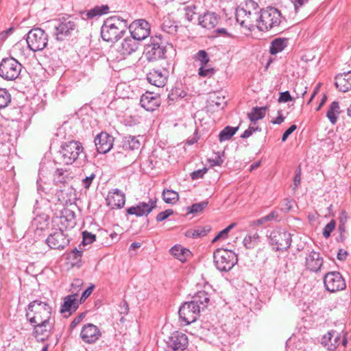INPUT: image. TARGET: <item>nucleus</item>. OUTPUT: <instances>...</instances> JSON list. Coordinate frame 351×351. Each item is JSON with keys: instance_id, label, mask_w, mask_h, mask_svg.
Wrapping results in <instances>:
<instances>
[{"instance_id": "2eb2a0df", "label": "nucleus", "mask_w": 351, "mask_h": 351, "mask_svg": "<svg viewBox=\"0 0 351 351\" xmlns=\"http://www.w3.org/2000/svg\"><path fill=\"white\" fill-rule=\"evenodd\" d=\"M187 346V336L182 332L176 331L169 337L165 351H183Z\"/></svg>"}, {"instance_id": "20e7f679", "label": "nucleus", "mask_w": 351, "mask_h": 351, "mask_svg": "<svg viewBox=\"0 0 351 351\" xmlns=\"http://www.w3.org/2000/svg\"><path fill=\"white\" fill-rule=\"evenodd\" d=\"M257 18L255 21L257 28L262 32L278 27L282 19L280 12L271 6L261 9Z\"/></svg>"}, {"instance_id": "f03ea898", "label": "nucleus", "mask_w": 351, "mask_h": 351, "mask_svg": "<svg viewBox=\"0 0 351 351\" xmlns=\"http://www.w3.org/2000/svg\"><path fill=\"white\" fill-rule=\"evenodd\" d=\"M128 28V21L119 16H113L106 19L101 28V35L106 42H116L120 39Z\"/></svg>"}, {"instance_id": "9d476101", "label": "nucleus", "mask_w": 351, "mask_h": 351, "mask_svg": "<svg viewBox=\"0 0 351 351\" xmlns=\"http://www.w3.org/2000/svg\"><path fill=\"white\" fill-rule=\"evenodd\" d=\"M269 243L276 251L287 250L291 244V234L284 230H274L269 236Z\"/></svg>"}, {"instance_id": "e2e57ef3", "label": "nucleus", "mask_w": 351, "mask_h": 351, "mask_svg": "<svg viewBox=\"0 0 351 351\" xmlns=\"http://www.w3.org/2000/svg\"><path fill=\"white\" fill-rule=\"evenodd\" d=\"M300 182H301V169H300V168H298L296 170L295 175L293 178V183L295 185L293 190H295L298 187V186L300 184Z\"/></svg>"}, {"instance_id": "603ef678", "label": "nucleus", "mask_w": 351, "mask_h": 351, "mask_svg": "<svg viewBox=\"0 0 351 351\" xmlns=\"http://www.w3.org/2000/svg\"><path fill=\"white\" fill-rule=\"evenodd\" d=\"M61 222L62 223V220L70 222V226H73L75 224V222L73 221L75 219V213L70 210H66L64 213V215L60 217Z\"/></svg>"}, {"instance_id": "ddd939ff", "label": "nucleus", "mask_w": 351, "mask_h": 351, "mask_svg": "<svg viewBox=\"0 0 351 351\" xmlns=\"http://www.w3.org/2000/svg\"><path fill=\"white\" fill-rule=\"evenodd\" d=\"M131 38L136 42L143 40L149 36L150 34V25L145 19H138L134 21L129 26Z\"/></svg>"}, {"instance_id": "13d9d810", "label": "nucleus", "mask_w": 351, "mask_h": 351, "mask_svg": "<svg viewBox=\"0 0 351 351\" xmlns=\"http://www.w3.org/2000/svg\"><path fill=\"white\" fill-rule=\"evenodd\" d=\"M293 100V97L291 96L289 91H285L280 93V96L278 99L279 103H286Z\"/></svg>"}, {"instance_id": "72a5a7b5", "label": "nucleus", "mask_w": 351, "mask_h": 351, "mask_svg": "<svg viewBox=\"0 0 351 351\" xmlns=\"http://www.w3.org/2000/svg\"><path fill=\"white\" fill-rule=\"evenodd\" d=\"M340 112L339 102L336 101H332L326 112V117L332 125H335L337 123Z\"/></svg>"}, {"instance_id": "69168bd1", "label": "nucleus", "mask_w": 351, "mask_h": 351, "mask_svg": "<svg viewBox=\"0 0 351 351\" xmlns=\"http://www.w3.org/2000/svg\"><path fill=\"white\" fill-rule=\"evenodd\" d=\"M259 130L258 127H249L241 135V137L242 138H247L250 137L255 131Z\"/></svg>"}, {"instance_id": "ea45409f", "label": "nucleus", "mask_w": 351, "mask_h": 351, "mask_svg": "<svg viewBox=\"0 0 351 351\" xmlns=\"http://www.w3.org/2000/svg\"><path fill=\"white\" fill-rule=\"evenodd\" d=\"M239 127H225L219 134V140L220 142L226 141L231 138V137L237 132Z\"/></svg>"}, {"instance_id": "a211bd4d", "label": "nucleus", "mask_w": 351, "mask_h": 351, "mask_svg": "<svg viewBox=\"0 0 351 351\" xmlns=\"http://www.w3.org/2000/svg\"><path fill=\"white\" fill-rule=\"evenodd\" d=\"M95 145L99 154H106L113 146L114 137L106 132H101L95 138Z\"/></svg>"}, {"instance_id": "3c124183", "label": "nucleus", "mask_w": 351, "mask_h": 351, "mask_svg": "<svg viewBox=\"0 0 351 351\" xmlns=\"http://www.w3.org/2000/svg\"><path fill=\"white\" fill-rule=\"evenodd\" d=\"M336 226L335 220L332 219L328 223L323 229L322 234L325 238H328L330 236L331 232L334 230Z\"/></svg>"}, {"instance_id": "e433bc0d", "label": "nucleus", "mask_w": 351, "mask_h": 351, "mask_svg": "<svg viewBox=\"0 0 351 351\" xmlns=\"http://www.w3.org/2000/svg\"><path fill=\"white\" fill-rule=\"evenodd\" d=\"M267 110V106L260 108L254 107L252 108V112L247 114V117L252 122L255 123L258 120L262 119L265 117Z\"/></svg>"}, {"instance_id": "49530a36", "label": "nucleus", "mask_w": 351, "mask_h": 351, "mask_svg": "<svg viewBox=\"0 0 351 351\" xmlns=\"http://www.w3.org/2000/svg\"><path fill=\"white\" fill-rule=\"evenodd\" d=\"M186 95V93L181 88H176L171 90L168 95V99L170 101H176L178 99L184 98Z\"/></svg>"}, {"instance_id": "79ce46f5", "label": "nucleus", "mask_w": 351, "mask_h": 351, "mask_svg": "<svg viewBox=\"0 0 351 351\" xmlns=\"http://www.w3.org/2000/svg\"><path fill=\"white\" fill-rule=\"evenodd\" d=\"M162 199L165 202L173 204L178 200L179 195L173 190L164 189L162 191Z\"/></svg>"}, {"instance_id": "473e14b6", "label": "nucleus", "mask_w": 351, "mask_h": 351, "mask_svg": "<svg viewBox=\"0 0 351 351\" xmlns=\"http://www.w3.org/2000/svg\"><path fill=\"white\" fill-rule=\"evenodd\" d=\"M287 46V39L284 38H277L273 40L269 47V52L272 55H276L281 52Z\"/></svg>"}, {"instance_id": "a19ab883", "label": "nucleus", "mask_w": 351, "mask_h": 351, "mask_svg": "<svg viewBox=\"0 0 351 351\" xmlns=\"http://www.w3.org/2000/svg\"><path fill=\"white\" fill-rule=\"evenodd\" d=\"M109 7L108 5H102L101 6H95L94 8L90 9L86 13L88 19H93L96 16H100L108 12Z\"/></svg>"}, {"instance_id": "c9c22d12", "label": "nucleus", "mask_w": 351, "mask_h": 351, "mask_svg": "<svg viewBox=\"0 0 351 351\" xmlns=\"http://www.w3.org/2000/svg\"><path fill=\"white\" fill-rule=\"evenodd\" d=\"M235 18L237 21L241 25V27H247L249 25H253V21L247 19L246 10L241 7H239L236 10Z\"/></svg>"}, {"instance_id": "bf43d9fd", "label": "nucleus", "mask_w": 351, "mask_h": 351, "mask_svg": "<svg viewBox=\"0 0 351 351\" xmlns=\"http://www.w3.org/2000/svg\"><path fill=\"white\" fill-rule=\"evenodd\" d=\"M207 171L206 168H203L202 169H198L191 173V177L192 180H197L202 178L204 173Z\"/></svg>"}, {"instance_id": "052dcab7", "label": "nucleus", "mask_w": 351, "mask_h": 351, "mask_svg": "<svg viewBox=\"0 0 351 351\" xmlns=\"http://www.w3.org/2000/svg\"><path fill=\"white\" fill-rule=\"evenodd\" d=\"M95 178V175L92 173L89 176H86L82 180V184L85 189H88L92 183V181Z\"/></svg>"}, {"instance_id": "4468645a", "label": "nucleus", "mask_w": 351, "mask_h": 351, "mask_svg": "<svg viewBox=\"0 0 351 351\" xmlns=\"http://www.w3.org/2000/svg\"><path fill=\"white\" fill-rule=\"evenodd\" d=\"M75 28V24L69 19L62 18L60 19L55 25V31L53 36L58 41H62L69 36Z\"/></svg>"}, {"instance_id": "393cba45", "label": "nucleus", "mask_w": 351, "mask_h": 351, "mask_svg": "<svg viewBox=\"0 0 351 351\" xmlns=\"http://www.w3.org/2000/svg\"><path fill=\"white\" fill-rule=\"evenodd\" d=\"M198 25L202 27L211 29L219 23V17L214 12H207L198 16Z\"/></svg>"}, {"instance_id": "a18cd8bd", "label": "nucleus", "mask_w": 351, "mask_h": 351, "mask_svg": "<svg viewBox=\"0 0 351 351\" xmlns=\"http://www.w3.org/2000/svg\"><path fill=\"white\" fill-rule=\"evenodd\" d=\"M208 202L207 201H202L199 203H195L191 206L187 207V213H197L201 212L208 206Z\"/></svg>"}, {"instance_id": "a878e982", "label": "nucleus", "mask_w": 351, "mask_h": 351, "mask_svg": "<svg viewBox=\"0 0 351 351\" xmlns=\"http://www.w3.org/2000/svg\"><path fill=\"white\" fill-rule=\"evenodd\" d=\"M212 293L208 291L201 290L197 291L193 297L191 301L199 306L202 311L206 309L210 304Z\"/></svg>"}, {"instance_id": "37998d69", "label": "nucleus", "mask_w": 351, "mask_h": 351, "mask_svg": "<svg viewBox=\"0 0 351 351\" xmlns=\"http://www.w3.org/2000/svg\"><path fill=\"white\" fill-rule=\"evenodd\" d=\"M259 236L257 233L254 235H247L243 241V245L247 249H253L259 242Z\"/></svg>"}, {"instance_id": "0eeeda50", "label": "nucleus", "mask_w": 351, "mask_h": 351, "mask_svg": "<svg viewBox=\"0 0 351 351\" xmlns=\"http://www.w3.org/2000/svg\"><path fill=\"white\" fill-rule=\"evenodd\" d=\"M166 53V44L161 35L152 37L150 43L147 45L144 51L145 56L149 62L165 59Z\"/></svg>"}, {"instance_id": "6e6d98bb", "label": "nucleus", "mask_w": 351, "mask_h": 351, "mask_svg": "<svg viewBox=\"0 0 351 351\" xmlns=\"http://www.w3.org/2000/svg\"><path fill=\"white\" fill-rule=\"evenodd\" d=\"M215 73L213 68H206V66H200L198 74L201 77H210Z\"/></svg>"}, {"instance_id": "58836bf2", "label": "nucleus", "mask_w": 351, "mask_h": 351, "mask_svg": "<svg viewBox=\"0 0 351 351\" xmlns=\"http://www.w3.org/2000/svg\"><path fill=\"white\" fill-rule=\"evenodd\" d=\"M82 251L78 250L77 248L71 250L67 255V259L70 261L73 266L80 267L82 265L81 258L82 256Z\"/></svg>"}, {"instance_id": "774afa93", "label": "nucleus", "mask_w": 351, "mask_h": 351, "mask_svg": "<svg viewBox=\"0 0 351 351\" xmlns=\"http://www.w3.org/2000/svg\"><path fill=\"white\" fill-rule=\"evenodd\" d=\"M94 287L95 286L91 285L86 290H84L82 293L80 300H85L91 294Z\"/></svg>"}, {"instance_id": "680f3d73", "label": "nucleus", "mask_w": 351, "mask_h": 351, "mask_svg": "<svg viewBox=\"0 0 351 351\" xmlns=\"http://www.w3.org/2000/svg\"><path fill=\"white\" fill-rule=\"evenodd\" d=\"M297 128L295 125H291L285 132L283 133L282 136V141L285 142L289 135H291Z\"/></svg>"}, {"instance_id": "4be33fe9", "label": "nucleus", "mask_w": 351, "mask_h": 351, "mask_svg": "<svg viewBox=\"0 0 351 351\" xmlns=\"http://www.w3.org/2000/svg\"><path fill=\"white\" fill-rule=\"evenodd\" d=\"M341 334L335 330H330L323 335L321 343L330 351L335 350L340 343Z\"/></svg>"}, {"instance_id": "09e8293b", "label": "nucleus", "mask_w": 351, "mask_h": 351, "mask_svg": "<svg viewBox=\"0 0 351 351\" xmlns=\"http://www.w3.org/2000/svg\"><path fill=\"white\" fill-rule=\"evenodd\" d=\"M236 223H232L228 227L223 230L220 231L217 235L213 239L212 243L216 242L219 239H226L228 237L229 232L236 226Z\"/></svg>"}, {"instance_id": "f8f14e48", "label": "nucleus", "mask_w": 351, "mask_h": 351, "mask_svg": "<svg viewBox=\"0 0 351 351\" xmlns=\"http://www.w3.org/2000/svg\"><path fill=\"white\" fill-rule=\"evenodd\" d=\"M324 284L326 290L331 292H337L346 289L345 280L338 271L327 273L324 278Z\"/></svg>"}, {"instance_id": "6e6552de", "label": "nucleus", "mask_w": 351, "mask_h": 351, "mask_svg": "<svg viewBox=\"0 0 351 351\" xmlns=\"http://www.w3.org/2000/svg\"><path fill=\"white\" fill-rule=\"evenodd\" d=\"M22 67L14 58H3L0 62V77L7 81H14L19 77Z\"/></svg>"}, {"instance_id": "c85d7f7f", "label": "nucleus", "mask_w": 351, "mask_h": 351, "mask_svg": "<svg viewBox=\"0 0 351 351\" xmlns=\"http://www.w3.org/2000/svg\"><path fill=\"white\" fill-rule=\"evenodd\" d=\"M142 136L128 135L123 138L121 146L126 151H134L140 149L141 143L139 138Z\"/></svg>"}, {"instance_id": "f3484780", "label": "nucleus", "mask_w": 351, "mask_h": 351, "mask_svg": "<svg viewBox=\"0 0 351 351\" xmlns=\"http://www.w3.org/2000/svg\"><path fill=\"white\" fill-rule=\"evenodd\" d=\"M156 198L149 199L147 203L140 202L136 206L127 208L126 212L128 215L136 217L147 216L156 207Z\"/></svg>"}, {"instance_id": "39448f33", "label": "nucleus", "mask_w": 351, "mask_h": 351, "mask_svg": "<svg viewBox=\"0 0 351 351\" xmlns=\"http://www.w3.org/2000/svg\"><path fill=\"white\" fill-rule=\"evenodd\" d=\"M138 47V43L131 37L125 38L120 45L112 48L108 52V58L113 62H120L135 52Z\"/></svg>"}, {"instance_id": "864d4df0", "label": "nucleus", "mask_w": 351, "mask_h": 351, "mask_svg": "<svg viewBox=\"0 0 351 351\" xmlns=\"http://www.w3.org/2000/svg\"><path fill=\"white\" fill-rule=\"evenodd\" d=\"M66 172L63 169H57L53 174V181L56 183H63L65 182L64 174Z\"/></svg>"}, {"instance_id": "cd10ccee", "label": "nucleus", "mask_w": 351, "mask_h": 351, "mask_svg": "<svg viewBox=\"0 0 351 351\" xmlns=\"http://www.w3.org/2000/svg\"><path fill=\"white\" fill-rule=\"evenodd\" d=\"M78 308L75 295H69L64 298V302L61 306L60 312L62 313H68V315H71Z\"/></svg>"}, {"instance_id": "c756f323", "label": "nucleus", "mask_w": 351, "mask_h": 351, "mask_svg": "<svg viewBox=\"0 0 351 351\" xmlns=\"http://www.w3.org/2000/svg\"><path fill=\"white\" fill-rule=\"evenodd\" d=\"M242 8L246 10L247 19L255 22L260 12L258 5L253 0H247L245 7H242Z\"/></svg>"}, {"instance_id": "412c9836", "label": "nucleus", "mask_w": 351, "mask_h": 351, "mask_svg": "<svg viewBox=\"0 0 351 351\" xmlns=\"http://www.w3.org/2000/svg\"><path fill=\"white\" fill-rule=\"evenodd\" d=\"M324 260L320 254L317 252L312 250L310 252L305 258L306 268L312 272H318L321 270L323 265Z\"/></svg>"}, {"instance_id": "4d7b16f0", "label": "nucleus", "mask_w": 351, "mask_h": 351, "mask_svg": "<svg viewBox=\"0 0 351 351\" xmlns=\"http://www.w3.org/2000/svg\"><path fill=\"white\" fill-rule=\"evenodd\" d=\"M173 214V210L172 209H167L163 212H160V213H158L156 217V219L158 222L162 221Z\"/></svg>"}, {"instance_id": "7ed1b4c3", "label": "nucleus", "mask_w": 351, "mask_h": 351, "mask_svg": "<svg viewBox=\"0 0 351 351\" xmlns=\"http://www.w3.org/2000/svg\"><path fill=\"white\" fill-rule=\"evenodd\" d=\"M82 144L77 141L72 140L63 143L58 152L56 162L63 165H69L74 163L83 154Z\"/></svg>"}, {"instance_id": "de8ad7c7", "label": "nucleus", "mask_w": 351, "mask_h": 351, "mask_svg": "<svg viewBox=\"0 0 351 351\" xmlns=\"http://www.w3.org/2000/svg\"><path fill=\"white\" fill-rule=\"evenodd\" d=\"M196 60L199 61L200 66H206L210 61L208 53L204 50H199L195 56Z\"/></svg>"}, {"instance_id": "f257e3e1", "label": "nucleus", "mask_w": 351, "mask_h": 351, "mask_svg": "<svg viewBox=\"0 0 351 351\" xmlns=\"http://www.w3.org/2000/svg\"><path fill=\"white\" fill-rule=\"evenodd\" d=\"M25 316L34 326L32 335L38 342L47 341L52 336L55 319L52 317V307L47 301L38 299L31 302Z\"/></svg>"}, {"instance_id": "bb28decb", "label": "nucleus", "mask_w": 351, "mask_h": 351, "mask_svg": "<svg viewBox=\"0 0 351 351\" xmlns=\"http://www.w3.org/2000/svg\"><path fill=\"white\" fill-rule=\"evenodd\" d=\"M335 86L339 91L343 93L351 90V71L337 75Z\"/></svg>"}, {"instance_id": "4c0bfd02", "label": "nucleus", "mask_w": 351, "mask_h": 351, "mask_svg": "<svg viewBox=\"0 0 351 351\" xmlns=\"http://www.w3.org/2000/svg\"><path fill=\"white\" fill-rule=\"evenodd\" d=\"M210 230L211 226L210 225L198 226L195 230H188L186 235L192 238H198L206 236Z\"/></svg>"}, {"instance_id": "423d86ee", "label": "nucleus", "mask_w": 351, "mask_h": 351, "mask_svg": "<svg viewBox=\"0 0 351 351\" xmlns=\"http://www.w3.org/2000/svg\"><path fill=\"white\" fill-rule=\"evenodd\" d=\"M214 263L221 271H230L238 262L237 255L232 250L218 248L213 253Z\"/></svg>"}, {"instance_id": "6ab92c4d", "label": "nucleus", "mask_w": 351, "mask_h": 351, "mask_svg": "<svg viewBox=\"0 0 351 351\" xmlns=\"http://www.w3.org/2000/svg\"><path fill=\"white\" fill-rule=\"evenodd\" d=\"M101 336L100 330L93 324L84 325L80 332V338L84 343L88 344L95 343Z\"/></svg>"}, {"instance_id": "7c9ffc66", "label": "nucleus", "mask_w": 351, "mask_h": 351, "mask_svg": "<svg viewBox=\"0 0 351 351\" xmlns=\"http://www.w3.org/2000/svg\"><path fill=\"white\" fill-rule=\"evenodd\" d=\"M197 7L193 2H186L183 3V8L181 9L184 12V19L191 22L197 14Z\"/></svg>"}, {"instance_id": "2f4dec72", "label": "nucleus", "mask_w": 351, "mask_h": 351, "mask_svg": "<svg viewBox=\"0 0 351 351\" xmlns=\"http://www.w3.org/2000/svg\"><path fill=\"white\" fill-rule=\"evenodd\" d=\"M170 253L181 262L186 261L187 257L191 254V252L189 250L182 247L181 245H174L172 247L170 250Z\"/></svg>"}, {"instance_id": "8fccbe9b", "label": "nucleus", "mask_w": 351, "mask_h": 351, "mask_svg": "<svg viewBox=\"0 0 351 351\" xmlns=\"http://www.w3.org/2000/svg\"><path fill=\"white\" fill-rule=\"evenodd\" d=\"M278 217V213L274 210V211L271 212L269 215L257 219L255 221V224L256 225H262L267 221H271L274 219H276Z\"/></svg>"}, {"instance_id": "9b49d317", "label": "nucleus", "mask_w": 351, "mask_h": 351, "mask_svg": "<svg viewBox=\"0 0 351 351\" xmlns=\"http://www.w3.org/2000/svg\"><path fill=\"white\" fill-rule=\"evenodd\" d=\"M199 306L195 305L192 301L184 302L180 307L178 313L180 321L183 325H189L195 322L201 312Z\"/></svg>"}, {"instance_id": "dca6fc26", "label": "nucleus", "mask_w": 351, "mask_h": 351, "mask_svg": "<svg viewBox=\"0 0 351 351\" xmlns=\"http://www.w3.org/2000/svg\"><path fill=\"white\" fill-rule=\"evenodd\" d=\"M46 242L52 249L62 250L69 243L68 236L60 228L51 233Z\"/></svg>"}, {"instance_id": "c03bdc74", "label": "nucleus", "mask_w": 351, "mask_h": 351, "mask_svg": "<svg viewBox=\"0 0 351 351\" xmlns=\"http://www.w3.org/2000/svg\"><path fill=\"white\" fill-rule=\"evenodd\" d=\"M11 96L6 89L0 88V109L4 108L10 103Z\"/></svg>"}, {"instance_id": "5701e85b", "label": "nucleus", "mask_w": 351, "mask_h": 351, "mask_svg": "<svg viewBox=\"0 0 351 351\" xmlns=\"http://www.w3.org/2000/svg\"><path fill=\"white\" fill-rule=\"evenodd\" d=\"M108 206L112 208H121L125 203V197L123 193L116 189L110 191L106 198Z\"/></svg>"}, {"instance_id": "5fc2aeb1", "label": "nucleus", "mask_w": 351, "mask_h": 351, "mask_svg": "<svg viewBox=\"0 0 351 351\" xmlns=\"http://www.w3.org/2000/svg\"><path fill=\"white\" fill-rule=\"evenodd\" d=\"M83 235V240L82 243L84 245L90 244L96 239V236L94 234H92L91 232H89L88 231H84L82 232Z\"/></svg>"}, {"instance_id": "1a4fd4ad", "label": "nucleus", "mask_w": 351, "mask_h": 351, "mask_svg": "<svg viewBox=\"0 0 351 351\" xmlns=\"http://www.w3.org/2000/svg\"><path fill=\"white\" fill-rule=\"evenodd\" d=\"M27 43L33 51L43 50L48 43V35L40 28H34L27 34Z\"/></svg>"}, {"instance_id": "338daca9", "label": "nucleus", "mask_w": 351, "mask_h": 351, "mask_svg": "<svg viewBox=\"0 0 351 351\" xmlns=\"http://www.w3.org/2000/svg\"><path fill=\"white\" fill-rule=\"evenodd\" d=\"M210 162L213 166H220L223 162V160L219 153H217L216 154L215 158L210 160Z\"/></svg>"}, {"instance_id": "aec40b11", "label": "nucleus", "mask_w": 351, "mask_h": 351, "mask_svg": "<svg viewBox=\"0 0 351 351\" xmlns=\"http://www.w3.org/2000/svg\"><path fill=\"white\" fill-rule=\"evenodd\" d=\"M161 99L158 95L152 92H146L143 94L140 100L141 106L147 111H154L160 105Z\"/></svg>"}, {"instance_id": "f704fd0d", "label": "nucleus", "mask_w": 351, "mask_h": 351, "mask_svg": "<svg viewBox=\"0 0 351 351\" xmlns=\"http://www.w3.org/2000/svg\"><path fill=\"white\" fill-rule=\"evenodd\" d=\"M161 29L163 32H167L170 35L176 36L178 33L179 26L175 21L167 17L164 18L163 22L161 25Z\"/></svg>"}, {"instance_id": "b1692460", "label": "nucleus", "mask_w": 351, "mask_h": 351, "mask_svg": "<svg viewBox=\"0 0 351 351\" xmlns=\"http://www.w3.org/2000/svg\"><path fill=\"white\" fill-rule=\"evenodd\" d=\"M148 82L157 87H162L167 82L165 72L158 69H152L147 75Z\"/></svg>"}, {"instance_id": "0e129e2a", "label": "nucleus", "mask_w": 351, "mask_h": 351, "mask_svg": "<svg viewBox=\"0 0 351 351\" xmlns=\"http://www.w3.org/2000/svg\"><path fill=\"white\" fill-rule=\"evenodd\" d=\"M85 317V314L84 313L80 314L78 316L75 317L74 319L71 323L70 327L71 329L75 328L84 319Z\"/></svg>"}]
</instances>
